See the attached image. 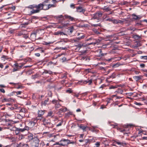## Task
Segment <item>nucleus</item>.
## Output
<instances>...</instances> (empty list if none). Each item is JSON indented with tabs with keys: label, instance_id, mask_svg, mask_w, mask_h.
<instances>
[{
	"label": "nucleus",
	"instance_id": "nucleus-1",
	"mask_svg": "<svg viewBox=\"0 0 147 147\" xmlns=\"http://www.w3.org/2000/svg\"><path fill=\"white\" fill-rule=\"evenodd\" d=\"M49 1V0H45L42 3L39 4L38 5L33 4L30 5L28 7L31 9H32L34 8L36 9V10L33 9L31 11L32 13H38L42 9L47 10L46 9L48 5L46 4V3H48Z\"/></svg>",
	"mask_w": 147,
	"mask_h": 147
},
{
	"label": "nucleus",
	"instance_id": "nucleus-2",
	"mask_svg": "<svg viewBox=\"0 0 147 147\" xmlns=\"http://www.w3.org/2000/svg\"><path fill=\"white\" fill-rule=\"evenodd\" d=\"M70 140H69L62 139L60 140V146H65L69 144Z\"/></svg>",
	"mask_w": 147,
	"mask_h": 147
},
{
	"label": "nucleus",
	"instance_id": "nucleus-3",
	"mask_svg": "<svg viewBox=\"0 0 147 147\" xmlns=\"http://www.w3.org/2000/svg\"><path fill=\"white\" fill-rule=\"evenodd\" d=\"M53 3V4H49L48 5V6L47 7L46 9L47 10L49 9V8L51 7H56V5L55 3L58 2V1H57L56 0H52Z\"/></svg>",
	"mask_w": 147,
	"mask_h": 147
},
{
	"label": "nucleus",
	"instance_id": "nucleus-4",
	"mask_svg": "<svg viewBox=\"0 0 147 147\" xmlns=\"http://www.w3.org/2000/svg\"><path fill=\"white\" fill-rule=\"evenodd\" d=\"M102 14V12L100 11H98L93 14L94 16L92 18L94 19H97L98 18L101 17Z\"/></svg>",
	"mask_w": 147,
	"mask_h": 147
},
{
	"label": "nucleus",
	"instance_id": "nucleus-5",
	"mask_svg": "<svg viewBox=\"0 0 147 147\" xmlns=\"http://www.w3.org/2000/svg\"><path fill=\"white\" fill-rule=\"evenodd\" d=\"M31 140H32L33 142L35 143L36 146H38L39 142L38 139L36 137H35L34 138H31Z\"/></svg>",
	"mask_w": 147,
	"mask_h": 147
},
{
	"label": "nucleus",
	"instance_id": "nucleus-6",
	"mask_svg": "<svg viewBox=\"0 0 147 147\" xmlns=\"http://www.w3.org/2000/svg\"><path fill=\"white\" fill-rule=\"evenodd\" d=\"M143 76H135L133 78L134 80L136 81H137L141 79L142 78Z\"/></svg>",
	"mask_w": 147,
	"mask_h": 147
},
{
	"label": "nucleus",
	"instance_id": "nucleus-7",
	"mask_svg": "<svg viewBox=\"0 0 147 147\" xmlns=\"http://www.w3.org/2000/svg\"><path fill=\"white\" fill-rule=\"evenodd\" d=\"M44 111L42 110L38 111V115L39 117H42V116L44 114Z\"/></svg>",
	"mask_w": 147,
	"mask_h": 147
},
{
	"label": "nucleus",
	"instance_id": "nucleus-8",
	"mask_svg": "<svg viewBox=\"0 0 147 147\" xmlns=\"http://www.w3.org/2000/svg\"><path fill=\"white\" fill-rule=\"evenodd\" d=\"M77 11L79 12H84L85 10L83 9L82 7H79L77 8Z\"/></svg>",
	"mask_w": 147,
	"mask_h": 147
},
{
	"label": "nucleus",
	"instance_id": "nucleus-9",
	"mask_svg": "<svg viewBox=\"0 0 147 147\" xmlns=\"http://www.w3.org/2000/svg\"><path fill=\"white\" fill-rule=\"evenodd\" d=\"M101 9L105 10L106 11H109L111 10V9L109 7L107 6H104Z\"/></svg>",
	"mask_w": 147,
	"mask_h": 147
},
{
	"label": "nucleus",
	"instance_id": "nucleus-10",
	"mask_svg": "<svg viewBox=\"0 0 147 147\" xmlns=\"http://www.w3.org/2000/svg\"><path fill=\"white\" fill-rule=\"evenodd\" d=\"M64 16L67 19L71 21H73L74 19V18L73 17H72L70 16H68L67 15H65Z\"/></svg>",
	"mask_w": 147,
	"mask_h": 147
},
{
	"label": "nucleus",
	"instance_id": "nucleus-11",
	"mask_svg": "<svg viewBox=\"0 0 147 147\" xmlns=\"http://www.w3.org/2000/svg\"><path fill=\"white\" fill-rule=\"evenodd\" d=\"M36 122V120H34L33 121H30L29 123L28 124L29 125H31V126H34L35 125Z\"/></svg>",
	"mask_w": 147,
	"mask_h": 147
},
{
	"label": "nucleus",
	"instance_id": "nucleus-12",
	"mask_svg": "<svg viewBox=\"0 0 147 147\" xmlns=\"http://www.w3.org/2000/svg\"><path fill=\"white\" fill-rule=\"evenodd\" d=\"M55 35H57L59 34H60V35H65L66 34L63 33V32H61V31H58L57 32H55Z\"/></svg>",
	"mask_w": 147,
	"mask_h": 147
},
{
	"label": "nucleus",
	"instance_id": "nucleus-13",
	"mask_svg": "<svg viewBox=\"0 0 147 147\" xmlns=\"http://www.w3.org/2000/svg\"><path fill=\"white\" fill-rule=\"evenodd\" d=\"M67 109L66 108H61L59 109V111L62 112H65L67 111Z\"/></svg>",
	"mask_w": 147,
	"mask_h": 147
},
{
	"label": "nucleus",
	"instance_id": "nucleus-14",
	"mask_svg": "<svg viewBox=\"0 0 147 147\" xmlns=\"http://www.w3.org/2000/svg\"><path fill=\"white\" fill-rule=\"evenodd\" d=\"M115 143L118 145H123V144H125V143H124L123 142H119L117 140L115 141Z\"/></svg>",
	"mask_w": 147,
	"mask_h": 147
},
{
	"label": "nucleus",
	"instance_id": "nucleus-15",
	"mask_svg": "<svg viewBox=\"0 0 147 147\" xmlns=\"http://www.w3.org/2000/svg\"><path fill=\"white\" fill-rule=\"evenodd\" d=\"M132 16L133 17V18L134 19L137 20L138 19H140L141 18L140 17H139L138 16H136V15L135 14H133Z\"/></svg>",
	"mask_w": 147,
	"mask_h": 147
},
{
	"label": "nucleus",
	"instance_id": "nucleus-16",
	"mask_svg": "<svg viewBox=\"0 0 147 147\" xmlns=\"http://www.w3.org/2000/svg\"><path fill=\"white\" fill-rule=\"evenodd\" d=\"M49 100L48 99L44 101L42 103V105H43L44 106H45L47 104Z\"/></svg>",
	"mask_w": 147,
	"mask_h": 147
},
{
	"label": "nucleus",
	"instance_id": "nucleus-17",
	"mask_svg": "<svg viewBox=\"0 0 147 147\" xmlns=\"http://www.w3.org/2000/svg\"><path fill=\"white\" fill-rule=\"evenodd\" d=\"M53 112L51 111L49 112L48 113V114L47 115V117H49V116H51V117H53Z\"/></svg>",
	"mask_w": 147,
	"mask_h": 147
},
{
	"label": "nucleus",
	"instance_id": "nucleus-18",
	"mask_svg": "<svg viewBox=\"0 0 147 147\" xmlns=\"http://www.w3.org/2000/svg\"><path fill=\"white\" fill-rule=\"evenodd\" d=\"M85 82V83H89V85H90L92 83V80H88V81H85L84 82Z\"/></svg>",
	"mask_w": 147,
	"mask_h": 147
},
{
	"label": "nucleus",
	"instance_id": "nucleus-19",
	"mask_svg": "<svg viewBox=\"0 0 147 147\" xmlns=\"http://www.w3.org/2000/svg\"><path fill=\"white\" fill-rule=\"evenodd\" d=\"M41 117H38V116L36 117V118L34 119V120H36V122L37 121L39 120L40 121H41Z\"/></svg>",
	"mask_w": 147,
	"mask_h": 147
},
{
	"label": "nucleus",
	"instance_id": "nucleus-20",
	"mask_svg": "<svg viewBox=\"0 0 147 147\" xmlns=\"http://www.w3.org/2000/svg\"><path fill=\"white\" fill-rule=\"evenodd\" d=\"M39 76V75L38 74H36L32 76V78L33 79H35V78H38Z\"/></svg>",
	"mask_w": 147,
	"mask_h": 147
},
{
	"label": "nucleus",
	"instance_id": "nucleus-21",
	"mask_svg": "<svg viewBox=\"0 0 147 147\" xmlns=\"http://www.w3.org/2000/svg\"><path fill=\"white\" fill-rule=\"evenodd\" d=\"M22 35H24V33L23 32V31L20 32L18 33L17 34V35L19 36H21Z\"/></svg>",
	"mask_w": 147,
	"mask_h": 147
},
{
	"label": "nucleus",
	"instance_id": "nucleus-22",
	"mask_svg": "<svg viewBox=\"0 0 147 147\" xmlns=\"http://www.w3.org/2000/svg\"><path fill=\"white\" fill-rule=\"evenodd\" d=\"M56 49H62V50H66L67 49V48L66 47H64L63 48L62 47H57L56 48Z\"/></svg>",
	"mask_w": 147,
	"mask_h": 147
},
{
	"label": "nucleus",
	"instance_id": "nucleus-23",
	"mask_svg": "<svg viewBox=\"0 0 147 147\" xmlns=\"http://www.w3.org/2000/svg\"><path fill=\"white\" fill-rule=\"evenodd\" d=\"M41 119H42L41 121H42L43 122V123H46L45 122V121H46V120L45 119V118H44V117H41Z\"/></svg>",
	"mask_w": 147,
	"mask_h": 147
},
{
	"label": "nucleus",
	"instance_id": "nucleus-24",
	"mask_svg": "<svg viewBox=\"0 0 147 147\" xmlns=\"http://www.w3.org/2000/svg\"><path fill=\"white\" fill-rule=\"evenodd\" d=\"M140 58L142 59L147 60V56H141Z\"/></svg>",
	"mask_w": 147,
	"mask_h": 147
},
{
	"label": "nucleus",
	"instance_id": "nucleus-25",
	"mask_svg": "<svg viewBox=\"0 0 147 147\" xmlns=\"http://www.w3.org/2000/svg\"><path fill=\"white\" fill-rule=\"evenodd\" d=\"M95 145L96 146L94 147H99L100 145V143L98 142H97L95 144Z\"/></svg>",
	"mask_w": 147,
	"mask_h": 147
},
{
	"label": "nucleus",
	"instance_id": "nucleus-26",
	"mask_svg": "<svg viewBox=\"0 0 147 147\" xmlns=\"http://www.w3.org/2000/svg\"><path fill=\"white\" fill-rule=\"evenodd\" d=\"M116 92H117L120 94H121L123 92V91L121 89H118L117 91H116Z\"/></svg>",
	"mask_w": 147,
	"mask_h": 147
},
{
	"label": "nucleus",
	"instance_id": "nucleus-27",
	"mask_svg": "<svg viewBox=\"0 0 147 147\" xmlns=\"http://www.w3.org/2000/svg\"><path fill=\"white\" fill-rule=\"evenodd\" d=\"M76 47H77L78 48L80 49L83 46L82 44H79L77 45L76 46Z\"/></svg>",
	"mask_w": 147,
	"mask_h": 147
},
{
	"label": "nucleus",
	"instance_id": "nucleus-28",
	"mask_svg": "<svg viewBox=\"0 0 147 147\" xmlns=\"http://www.w3.org/2000/svg\"><path fill=\"white\" fill-rule=\"evenodd\" d=\"M92 26H94V27H97L98 26H100V24H92Z\"/></svg>",
	"mask_w": 147,
	"mask_h": 147
},
{
	"label": "nucleus",
	"instance_id": "nucleus-29",
	"mask_svg": "<svg viewBox=\"0 0 147 147\" xmlns=\"http://www.w3.org/2000/svg\"><path fill=\"white\" fill-rule=\"evenodd\" d=\"M36 33H33L31 34V36L32 37H36Z\"/></svg>",
	"mask_w": 147,
	"mask_h": 147
},
{
	"label": "nucleus",
	"instance_id": "nucleus-30",
	"mask_svg": "<svg viewBox=\"0 0 147 147\" xmlns=\"http://www.w3.org/2000/svg\"><path fill=\"white\" fill-rule=\"evenodd\" d=\"M80 128H81V129H83V130H84V129H85L86 128V127H85V126H84L80 125Z\"/></svg>",
	"mask_w": 147,
	"mask_h": 147
},
{
	"label": "nucleus",
	"instance_id": "nucleus-31",
	"mask_svg": "<svg viewBox=\"0 0 147 147\" xmlns=\"http://www.w3.org/2000/svg\"><path fill=\"white\" fill-rule=\"evenodd\" d=\"M113 22L114 23L116 24L118 23V20H113Z\"/></svg>",
	"mask_w": 147,
	"mask_h": 147
},
{
	"label": "nucleus",
	"instance_id": "nucleus-32",
	"mask_svg": "<svg viewBox=\"0 0 147 147\" xmlns=\"http://www.w3.org/2000/svg\"><path fill=\"white\" fill-rule=\"evenodd\" d=\"M74 27L72 26L71 27V28L70 29V32L71 33H72L73 31Z\"/></svg>",
	"mask_w": 147,
	"mask_h": 147
},
{
	"label": "nucleus",
	"instance_id": "nucleus-33",
	"mask_svg": "<svg viewBox=\"0 0 147 147\" xmlns=\"http://www.w3.org/2000/svg\"><path fill=\"white\" fill-rule=\"evenodd\" d=\"M18 130L20 131L23 132L25 130L24 129V128L23 129H18Z\"/></svg>",
	"mask_w": 147,
	"mask_h": 147
},
{
	"label": "nucleus",
	"instance_id": "nucleus-34",
	"mask_svg": "<svg viewBox=\"0 0 147 147\" xmlns=\"http://www.w3.org/2000/svg\"><path fill=\"white\" fill-rule=\"evenodd\" d=\"M114 74L113 73V74L112 75H111V76H110V77L109 78H107V79H109V78H114L115 77V75H114L113 76V75Z\"/></svg>",
	"mask_w": 147,
	"mask_h": 147
},
{
	"label": "nucleus",
	"instance_id": "nucleus-35",
	"mask_svg": "<svg viewBox=\"0 0 147 147\" xmlns=\"http://www.w3.org/2000/svg\"><path fill=\"white\" fill-rule=\"evenodd\" d=\"M0 90L1 92H2L3 93H5V92L3 88H0Z\"/></svg>",
	"mask_w": 147,
	"mask_h": 147
},
{
	"label": "nucleus",
	"instance_id": "nucleus-36",
	"mask_svg": "<svg viewBox=\"0 0 147 147\" xmlns=\"http://www.w3.org/2000/svg\"><path fill=\"white\" fill-rule=\"evenodd\" d=\"M68 24H65V23H63L62 24V25H63V27H66L67 26V25Z\"/></svg>",
	"mask_w": 147,
	"mask_h": 147
},
{
	"label": "nucleus",
	"instance_id": "nucleus-37",
	"mask_svg": "<svg viewBox=\"0 0 147 147\" xmlns=\"http://www.w3.org/2000/svg\"><path fill=\"white\" fill-rule=\"evenodd\" d=\"M46 123H43V124L44 125H48L49 124H50V123L49 122H47V120L45 121V122Z\"/></svg>",
	"mask_w": 147,
	"mask_h": 147
},
{
	"label": "nucleus",
	"instance_id": "nucleus-38",
	"mask_svg": "<svg viewBox=\"0 0 147 147\" xmlns=\"http://www.w3.org/2000/svg\"><path fill=\"white\" fill-rule=\"evenodd\" d=\"M145 65L144 64H141L140 65V66L142 68H144L145 67Z\"/></svg>",
	"mask_w": 147,
	"mask_h": 147
},
{
	"label": "nucleus",
	"instance_id": "nucleus-39",
	"mask_svg": "<svg viewBox=\"0 0 147 147\" xmlns=\"http://www.w3.org/2000/svg\"><path fill=\"white\" fill-rule=\"evenodd\" d=\"M16 93L17 95H19L20 94L22 93V92L20 91H19L16 92Z\"/></svg>",
	"mask_w": 147,
	"mask_h": 147
},
{
	"label": "nucleus",
	"instance_id": "nucleus-40",
	"mask_svg": "<svg viewBox=\"0 0 147 147\" xmlns=\"http://www.w3.org/2000/svg\"><path fill=\"white\" fill-rule=\"evenodd\" d=\"M60 141L59 142H57V143H55V144H54V145H60Z\"/></svg>",
	"mask_w": 147,
	"mask_h": 147
},
{
	"label": "nucleus",
	"instance_id": "nucleus-41",
	"mask_svg": "<svg viewBox=\"0 0 147 147\" xmlns=\"http://www.w3.org/2000/svg\"><path fill=\"white\" fill-rule=\"evenodd\" d=\"M23 37L25 38V39H27L28 37V36L27 35H24H24H23Z\"/></svg>",
	"mask_w": 147,
	"mask_h": 147
},
{
	"label": "nucleus",
	"instance_id": "nucleus-42",
	"mask_svg": "<svg viewBox=\"0 0 147 147\" xmlns=\"http://www.w3.org/2000/svg\"><path fill=\"white\" fill-rule=\"evenodd\" d=\"M147 3V1H144L142 2V4L144 5L145 4H146Z\"/></svg>",
	"mask_w": 147,
	"mask_h": 147
},
{
	"label": "nucleus",
	"instance_id": "nucleus-43",
	"mask_svg": "<svg viewBox=\"0 0 147 147\" xmlns=\"http://www.w3.org/2000/svg\"><path fill=\"white\" fill-rule=\"evenodd\" d=\"M66 92H69V93H71V89L67 90H66Z\"/></svg>",
	"mask_w": 147,
	"mask_h": 147
},
{
	"label": "nucleus",
	"instance_id": "nucleus-44",
	"mask_svg": "<svg viewBox=\"0 0 147 147\" xmlns=\"http://www.w3.org/2000/svg\"><path fill=\"white\" fill-rule=\"evenodd\" d=\"M25 130H28L29 129V127H28L26 126L24 128Z\"/></svg>",
	"mask_w": 147,
	"mask_h": 147
},
{
	"label": "nucleus",
	"instance_id": "nucleus-45",
	"mask_svg": "<svg viewBox=\"0 0 147 147\" xmlns=\"http://www.w3.org/2000/svg\"><path fill=\"white\" fill-rule=\"evenodd\" d=\"M35 55L37 57H39L40 55V54L39 53H37L35 54Z\"/></svg>",
	"mask_w": 147,
	"mask_h": 147
},
{
	"label": "nucleus",
	"instance_id": "nucleus-46",
	"mask_svg": "<svg viewBox=\"0 0 147 147\" xmlns=\"http://www.w3.org/2000/svg\"><path fill=\"white\" fill-rule=\"evenodd\" d=\"M57 101L55 100H53L52 101V102L53 104H55L57 102Z\"/></svg>",
	"mask_w": 147,
	"mask_h": 147
},
{
	"label": "nucleus",
	"instance_id": "nucleus-47",
	"mask_svg": "<svg viewBox=\"0 0 147 147\" xmlns=\"http://www.w3.org/2000/svg\"><path fill=\"white\" fill-rule=\"evenodd\" d=\"M17 71V68H14L13 70V72H15Z\"/></svg>",
	"mask_w": 147,
	"mask_h": 147
},
{
	"label": "nucleus",
	"instance_id": "nucleus-48",
	"mask_svg": "<svg viewBox=\"0 0 147 147\" xmlns=\"http://www.w3.org/2000/svg\"><path fill=\"white\" fill-rule=\"evenodd\" d=\"M73 41H74V42H78L79 41V40H78L77 38H76L75 39H74L73 40Z\"/></svg>",
	"mask_w": 147,
	"mask_h": 147
},
{
	"label": "nucleus",
	"instance_id": "nucleus-49",
	"mask_svg": "<svg viewBox=\"0 0 147 147\" xmlns=\"http://www.w3.org/2000/svg\"><path fill=\"white\" fill-rule=\"evenodd\" d=\"M116 88V87L114 86H111L110 87V89H114L115 88Z\"/></svg>",
	"mask_w": 147,
	"mask_h": 147
},
{
	"label": "nucleus",
	"instance_id": "nucleus-50",
	"mask_svg": "<svg viewBox=\"0 0 147 147\" xmlns=\"http://www.w3.org/2000/svg\"><path fill=\"white\" fill-rule=\"evenodd\" d=\"M48 73V71L47 70H45L43 72V74H47Z\"/></svg>",
	"mask_w": 147,
	"mask_h": 147
},
{
	"label": "nucleus",
	"instance_id": "nucleus-51",
	"mask_svg": "<svg viewBox=\"0 0 147 147\" xmlns=\"http://www.w3.org/2000/svg\"><path fill=\"white\" fill-rule=\"evenodd\" d=\"M135 104L136 105H141V104L140 103H138L137 102H136V103H135Z\"/></svg>",
	"mask_w": 147,
	"mask_h": 147
},
{
	"label": "nucleus",
	"instance_id": "nucleus-52",
	"mask_svg": "<svg viewBox=\"0 0 147 147\" xmlns=\"http://www.w3.org/2000/svg\"><path fill=\"white\" fill-rule=\"evenodd\" d=\"M74 4H72L70 5V7H73V8H74Z\"/></svg>",
	"mask_w": 147,
	"mask_h": 147
},
{
	"label": "nucleus",
	"instance_id": "nucleus-53",
	"mask_svg": "<svg viewBox=\"0 0 147 147\" xmlns=\"http://www.w3.org/2000/svg\"><path fill=\"white\" fill-rule=\"evenodd\" d=\"M61 125H62V123H60L58 124L57 125V126L59 127V126H60Z\"/></svg>",
	"mask_w": 147,
	"mask_h": 147
},
{
	"label": "nucleus",
	"instance_id": "nucleus-54",
	"mask_svg": "<svg viewBox=\"0 0 147 147\" xmlns=\"http://www.w3.org/2000/svg\"><path fill=\"white\" fill-rule=\"evenodd\" d=\"M124 21H122L121 20H118V23H123Z\"/></svg>",
	"mask_w": 147,
	"mask_h": 147
},
{
	"label": "nucleus",
	"instance_id": "nucleus-55",
	"mask_svg": "<svg viewBox=\"0 0 147 147\" xmlns=\"http://www.w3.org/2000/svg\"><path fill=\"white\" fill-rule=\"evenodd\" d=\"M74 96L75 97H78L79 96V94H74Z\"/></svg>",
	"mask_w": 147,
	"mask_h": 147
},
{
	"label": "nucleus",
	"instance_id": "nucleus-56",
	"mask_svg": "<svg viewBox=\"0 0 147 147\" xmlns=\"http://www.w3.org/2000/svg\"><path fill=\"white\" fill-rule=\"evenodd\" d=\"M106 108L103 105H101L100 108L102 109H103L104 108Z\"/></svg>",
	"mask_w": 147,
	"mask_h": 147
},
{
	"label": "nucleus",
	"instance_id": "nucleus-57",
	"mask_svg": "<svg viewBox=\"0 0 147 147\" xmlns=\"http://www.w3.org/2000/svg\"><path fill=\"white\" fill-rule=\"evenodd\" d=\"M52 73V72L51 71H48V74H51Z\"/></svg>",
	"mask_w": 147,
	"mask_h": 147
},
{
	"label": "nucleus",
	"instance_id": "nucleus-58",
	"mask_svg": "<svg viewBox=\"0 0 147 147\" xmlns=\"http://www.w3.org/2000/svg\"><path fill=\"white\" fill-rule=\"evenodd\" d=\"M14 65L15 66V67H16V68H17V67H18V64H17V63H16V64H14Z\"/></svg>",
	"mask_w": 147,
	"mask_h": 147
},
{
	"label": "nucleus",
	"instance_id": "nucleus-59",
	"mask_svg": "<svg viewBox=\"0 0 147 147\" xmlns=\"http://www.w3.org/2000/svg\"><path fill=\"white\" fill-rule=\"evenodd\" d=\"M0 86L2 87L5 88V86L4 85H0Z\"/></svg>",
	"mask_w": 147,
	"mask_h": 147
},
{
	"label": "nucleus",
	"instance_id": "nucleus-60",
	"mask_svg": "<svg viewBox=\"0 0 147 147\" xmlns=\"http://www.w3.org/2000/svg\"><path fill=\"white\" fill-rule=\"evenodd\" d=\"M11 8L13 10H14L15 9L16 7L15 6H13L11 7Z\"/></svg>",
	"mask_w": 147,
	"mask_h": 147
},
{
	"label": "nucleus",
	"instance_id": "nucleus-61",
	"mask_svg": "<svg viewBox=\"0 0 147 147\" xmlns=\"http://www.w3.org/2000/svg\"><path fill=\"white\" fill-rule=\"evenodd\" d=\"M58 18H62L63 17V16L62 15H61L60 16H58Z\"/></svg>",
	"mask_w": 147,
	"mask_h": 147
},
{
	"label": "nucleus",
	"instance_id": "nucleus-62",
	"mask_svg": "<svg viewBox=\"0 0 147 147\" xmlns=\"http://www.w3.org/2000/svg\"><path fill=\"white\" fill-rule=\"evenodd\" d=\"M80 111H81V110L79 109H78L76 110V111L77 112H80Z\"/></svg>",
	"mask_w": 147,
	"mask_h": 147
},
{
	"label": "nucleus",
	"instance_id": "nucleus-63",
	"mask_svg": "<svg viewBox=\"0 0 147 147\" xmlns=\"http://www.w3.org/2000/svg\"><path fill=\"white\" fill-rule=\"evenodd\" d=\"M3 65L1 64H0V67L1 68H3Z\"/></svg>",
	"mask_w": 147,
	"mask_h": 147
},
{
	"label": "nucleus",
	"instance_id": "nucleus-64",
	"mask_svg": "<svg viewBox=\"0 0 147 147\" xmlns=\"http://www.w3.org/2000/svg\"><path fill=\"white\" fill-rule=\"evenodd\" d=\"M142 138H143V139H145V140L147 139V137H143Z\"/></svg>",
	"mask_w": 147,
	"mask_h": 147
}]
</instances>
